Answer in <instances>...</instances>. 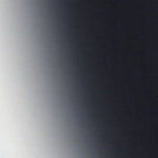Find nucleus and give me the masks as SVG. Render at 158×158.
<instances>
[{
  "label": "nucleus",
  "mask_w": 158,
  "mask_h": 158,
  "mask_svg": "<svg viewBox=\"0 0 158 158\" xmlns=\"http://www.w3.org/2000/svg\"><path fill=\"white\" fill-rule=\"evenodd\" d=\"M95 40H158V39H95Z\"/></svg>",
  "instance_id": "nucleus-1"
},
{
  "label": "nucleus",
  "mask_w": 158,
  "mask_h": 158,
  "mask_svg": "<svg viewBox=\"0 0 158 158\" xmlns=\"http://www.w3.org/2000/svg\"><path fill=\"white\" fill-rule=\"evenodd\" d=\"M73 31L75 32H78L79 31V30L77 28H75L74 29Z\"/></svg>",
  "instance_id": "nucleus-3"
},
{
  "label": "nucleus",
  "mask_w": 158,
  "mask_h": 158,
  "mask_svg": "<svg viewBox=\"0 0 158 158\" xmlns=\"http://www.w3.org/2000/svg\"><path fill=\"white\" fill-rule=\"evenodd\" d=\"M95 39H84V40H94ZM62 39H61V40H62ZM74 40H79V39H75Z\"/></svg>",
  "instance_id": "nucleus-5"
},
{
  "label": "nucleus",
  "mask_w": 158,
  "mask_h": 158,
  "mask_svg": "<svg viewBox=\"0 0 158 158\" xmlns=\"http://www.w3.org/2000/svg\"><path fill=\"white\" fill-rule=\"evenodd\" d=\"M126 1H123V2H126Z\"/></svg>",
  "instance_id": "nucleus-6"
},
{
  "label": "nucleus",
  "mask_w": 158,
  "mask_h": 158,
  "mask_svg": "<svg viewBox=\"0 0 158 158\" xmlns=\"http://www.w3.org/2000/svg\"><path fill=\"white\" fill-rule=\"evenodd\" d=\"M95 31L97 32H99L100 31V30L99 28H98L95 30Z\"/></svg>",
  "instance_id": "nucleus-4"
},
{
  "label": "nucleus",
  "mask_w": 158,
  "mask_h": 158,
  "mask_svg": "<svg viewBox=\"0 0 158 158\" xmlns=\"http://www.w3.org/2000/svg\"><path fill=\"white\" fill-rule=\"evenodd\" d=\"M80 41V40H75ZM88 41H149V40H88ZM151 41H158V40H151Z\"/></svg>",
  "instance_id": "nucleus-2"
}]
</instances>
